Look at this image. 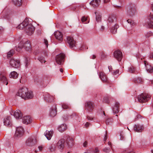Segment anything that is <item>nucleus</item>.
Wrapping results in <instances>:
<instances>
[{"label": "nucleus", "mask_w": 153, "mask_h": 153, "mask_svg": "<svg viewBox=\"0 0 153 153\" xmlns=\"http://www.w3.org/2000/svg\"><path fill=\"white\" fill-rule=\"evenodd\" d=\"M22 48H24L27 51H31V48L30 42L27 41L25 43H24L22 41L20 42L19 44L18 47H16V51H19Z\"/></svg>", "instance_id": "obj_1"}, {"label": "nucleus", "mask_w": 153, "mask_h": 153, "mask_svg": "<svg viewBox=\"0 0 153 153\" xmlns=\"http://www.w3.org/2000/svg\"><path fill=\"white\" fill-rule=\"evenodd\" d=\"M24 134L23 128L21 126L16 128V131L13 137L15 139L17 140L22 137Z\"/></svg>", "instance_id": "obj_2"}, {"label": "nucleus", "mask_w": 153, "mask_h": 153, "mask_svg": "<svg viewBox=\"0 0 153 153\" xmlns=\"http://www.w3.org/2000/svg\"><path fill=\"white\" fill-rule=\"evenodd\" d=\"M28 92V89L26 87H22L16 93V95L21 97L24 99L26 96V94Z\"/></svg>", "instance_id": "obj_3"}, {"label": "nucleus", "mask_w": 153, "mask_h": 153, "mask_svg": "<svg viewBox=\"0 0 153 153\" xmlns=\"http://www.w3.org/2000/svg\"><path fill=\"white\" fill-rule=\"evenodd\" d=\"M35 30L34 27L31 24L29 23L26 27L25 31L27 35H31L34 33Z\"/></svg>", "instance_id": "obj_4"}, {"label": "nucleus", "mask_w": 153, "mask_h": 153, "mask_svg": "<svg viewBox=\"0 0 153 153\" xmlns=\"http://www.w3.org/2000/svg\"><path fill=\"white\" fill-rule=\"evenodd\" d=\"M150 98L149 95L146 94H142L137 97L138 101L140 102H143L147 101Z\"/></svg>", "instance_id": "obj_5"}, {"label": "nucleus", "mask_w": 153, "mask_h": 153, "mask_svg": "<svg viewBox=\"0 0 153 153\" xmlns=\"http://www.w3.org/2000/svg\"><path fill=\"white\" fill-rule=\"evenodd\" d=\"M65 143V141L64 139L60 140L56 144V146L59 151L62 152L63 150Z\"/></svg>", "instance_id": "obj_6"}, {"label": "nucleus", "mask_w": 153, "mask_h": 153, "mask_svg": "<svg viewBox=\"0 0 153 153\" xmlns=\"http://www.w3.org/2000/svg\"><path fill=\"white\" fill-rule=\"evenodd\" d=\"M65 143V146L68 148H71L74 145V139L72 137H69L67 138Z\"/></svg>", "instance_id": "obj_7"}, {"label": "nucleus", "mask_w": 153, "mask_h": 153, "mask_svg": "<svg viewBox=\"0 0 153 153\" xmlns=\"http://www.w3.org/2000/svg\"><path fill=\"white\" fill-rule=\"evenodd\" d=\"M36 143V139L33 137H29L26 141V145L29 146H32L34 145Z\"/></svg>", "instance_id": "obj_8"}, {"label": "nucleus", "mask_w": 153, "mask_h": 153, "mask_svg": "<svg viewBox=\"0 0 153 153\" xmlns=\"http://www.w3.org/2000/svg\"><path fill=\"white\" fill-rule=\"evenodd\" d=\"M126 10L127 15L129 16H134L136 12V10L134 6L128 7H127Z\"/></svg>", "instance_id": "obj_9"}, {"label": "nucleus", "mask_w": 153, "mask_h": 153, "mask_svg": "<svg viewBox=\"0 0 153 153\" xmlns=\"http://www.w3.org/2000/svg\"><path fill=\"white\" fill-rule=\"evenodd\" d=\"M67 42L70 48H72L76 46V42L72 37L68 36L67 38Z\"/></svg>", "instance_id": "obj_10"}, {"label": "nucleus", "mask_w": 153, "mask_h": 153, "mask_svg": "<svg viewBox=\"0 0 153 153\" xmlns=\"http://www.w3.org/2000/svg\"><path fill=\"white\" fill-rule=\"evenodd\" d=\"M10 64L12 67L16 68L20 66V62L19 60L12 59L10 61Z\"/></svg>", "instance_id": "obj_11"}, {"label": "nucleus", "mask_w": 153, "mask_h": 153, "mask_svg": "<svg viewBox=\"0 0 153 153\" xmlns=\"http://www.w3.org/2000/svg\"><path fill=\"white\" fill-rule=\"evenodd\" d=\"M114 56L118 61H120L123 57L122 53L119 50L115 51L114 53Z\"/></svg>", "instance_id": "obj_12"}, {"label": "nucleus", "mask_w": 153, "mask_h": 153, "mask_svg": "<svg viewBox=\"0 0 153 153\" xmlns=\"http://www.w3.org/2000/svg\"><path fill=\"white\" fill-rule=\"evenodd\" d=\"M28 23H29V22L28 19H26L21 23L16 28L19 29H22L25 28V29Z\"/></svg>", "instance_id": "obj_13"}, {"label": "nucleus", "mask_w": 153, "mask_h": 153, "mask_svg": "<svg viewBox=\"0 0 153 153\" xmlns=\"http://www.w3.org/2000/svg\"><path fill=\"white\" fill-rule=\"evenodd\" d=\"M85 110L89 112H91L93 110V104L90 102H87L85 104Z\"/></svg>", "instance_id": "obj_14"}, {"label": "nucleus", "mask_w": 153, "mask_h": 153, "mask_svg": "<svg viewBox=\"0 0 153 153\" xmlns=\"http://www.w3.org/2000/svg\"><path fill=\"white\" fill-rule=\"evenodd\" d=\"M65 55L63 53H60L56 56V63L59 65H61L62 62L63 61Z\"/></svg>", "instance_id": "obj_15"}, {"label": "nucleus", "mask_w": 153, "mask_h": 153, "mask_svg": "<svg viewBox=\"0 0 153 153\" xmlns=\"http://www.w3.org/2000/svg\"><path fill=\"white\" fill-rule=\"evenodd\" d=\"M11 114L12 115L13 114L16 119H21L22 116V114L21 111L19 110H16L14 112L13 111Z\"/></svg>", "instance_id": "obj_16"}, {"label": "nucleus", "mask_w": 153, "mask_h": 153, "mask_svg": "<svg viewBox=\"0 0 153 153\" xmlns=\"http://www.w3.org/2000/svg\"><path fill=\"white\" fill-rule=\"evenodd\" d=\"M54 35L56 39L60 41L63 40V35L61 32L57 31L55 32Z\"/></svg>", "instance_id": "obj_17"}, {"label": "nucleus", "mask_w": 153, "mask_h": 153, "mask_svg": "<svg viewBox=\"0 0 153 153\" xmlns=\"http://www.w3.org/2000/svg\"><path fill=\"white\" fill-rule=\"evenodd\" d=\"M116 22V17L114 16H109L107 24L108 25H113Z\"/></svg>", "instance_id": "obj_18"}, {"label": "nucleus", "mask_w": 153, "mask_h": 153, "mask_svg": "<svg viewBox=\"0 0 153 153\" xmlns=\"http://www.w3.org/2000/svg\"><path fill=\"white\" fill-rule=\"evenodd\" d=\"M54 97L51 95L48 94H47L45 95L44 97L45 100L48 102H51L54 100Z\"/></svg>", "instance_id": "obj_19"}, {"label": "nucleus", "mask_w": 153, "mask_h": 153, "mask_svg": "<svg viewBox=\"0 0 153 153\" xmlns=\"http://www.w3.org/2000/svg\"><path fill=\"white\" fill-rule=\"evenodd\" d=\"M32 120L30 117L28 116H26L23 117L22 122L23 123L28 124L31 123Z\"/></svg>", "instance_id": "obj_20"}, {"label": "nucleus", "mask_w": 153, "mask_h": 153, "mask_svg": "<svg viewBox=\"0 0 153 153\" xmlns=\"http://www.w3.org/2000/svg\"><path fill=\"white\" fill-rule=\"evenodd\" d=\"M149 21L148 22V25L149 27L153 28V14L150 13L148 17Z\"/></svg>", "instance_id": "obj_21"}, {"label": "nucleus", "mask_w": 153, "mask_h": 153, "mask_svg": "<svg viewBox=\"0 0 153 153\" xmlns=\"http://www.w3.org/2000/svg\"><path fill=\"white\" fill-rule=\"evenodd\" d=\"M144 64L146 66L147 71L149 73H152L153 72V67L148 63H147L146 61L144 62Z\"/></svg>", "instance_id": "obj_22"}, {"label": "nucleus", "mask_w": 153, "mask_h": 153, "mask_svg": "<svg viewBox=\"0 0 153 153\" xmlns=\"http://www.w3.org/2000/svg\"><path fill=\"white\" fill-rule=\"evenodd\" d=\"M99 76L102 81L104 82H107L108 79L105 74L103 72H101L100 73Z\"/></svg>", "instance_id": "obj_23"}, {"label": "nucleus", "mask_w": 153, "mask_h": 153, "mask_svg": "<svg viewBox=\"0 0 153 153\" xmlns=\"http://www.w3.org/2000/svg\"><path fill=\"white\" fill-rule=\"evenodd\" d=\"M4 125L10 126H11L12 124L10 121V117L9 116H7L6 118H4Z\"/></svg>", "instance_id": "obj_24"}, {"label": "nucleus", "mask_w": 153, "mask_h": 153, "mask_svg": "<svg viewBox=\"0 0 153 153\" xmlns=\"http://www.w3.org/2000/svg\"><path fill=\"white\" fill-rule=\"evenodd\" d=\"M0 80L4 84H5L6 85L8 84V81L6 77L1 73H0Z\"/></svg>", "instance_id": "obj_25"}, {"label": "nucleus", "mask_w": 153, "mask_h": 153, "mask_svg": "<svg viewBox=\"0 0 153 153\" xmlns=\"http://www.w3.org/2000/svg\"><path fill=\"white\" fill-rule=\"evenodd\" d=\"M57 111L56 106L54 105L52 108L50 112V116L52 117L55 116L56 114Z\"/></svg>", "instance_id": "obj_26"}, {"label": "nucleus", "mask_w": 153, "mask_h": 153, "mask_svg": "<svg viewBox=\"0 0 153 153\" xmlns=\"http://www.w3.org/2000/svg\"><path fill=\"white\" fill-rule=\"evenodd\" d=\"M100 0H93L90 3V4L93 7H98L100 3Z\"/></svg>", "instance_id": "obj_27"}, {"label": "nucleus", "mask_w": 153, "mask_h": 153, "mask_svg": "<svg viewBox=\"0 0 153 153\" xmlns=\"http://www.w3.org/2000/svg\"><path fill=\"white\" fill-rule=\"evenodd\" d=\"M53 131H46L45 133V135L48 140H50L52 137Z\"/></svg>", "instance_id": "obj_28"}, {"label": "nucleus", "mask_w": 153, "mask_h": 153, "mask_svg": "<svg viewBox=\"0 0 153 153\" xmlns=\"http://www.w3.org/2000/svg\"><path fill=\"white\" fill-rule=\"evenodd\" d=\"M120 104L118 102H116L113 107V110L114 113H117L119 111Z\"/></svg>", "instance_id": "obj_29"}, {"label": "nucleus", "mask_w": 153, "mask_h": 153, "mask_svg": "<svg viewBox=\"0 0 153 153\" xmlns=\"http://www.w3.org/2000/svg\"><path fill=\"white\" fill-rule=\"evenodd\" d=\"M119 25L117 24H115L111 28V32L113 34H115L117 33V29L119 27Z\"/></svg>", "instance_id": "obj_30"}, {"label": "nucleus", "mask_w": 153, "mask_h": 153, "mask_svg": "<svg viewBox=\"0 0 153 153\" xmlns=\"http://www.w3.org/2000/svg\"><path fill=\"white\" fill-rule=\"evenodd\" d=\"M135 131L137 132H141L143 129V126L139 125H135L134 127Z\"/></svg>", "instance_id": "obj_31"}, {"label": "nucleus", "mask_w": 153, "mask_h": 153, "mask_svg": "<svg viewBox=\"0 0 153 153\" xmlns=\"http://www.w3.org/2000/svg\"><path fill=\"white\" fill-rule=\"evenodd\" d=\"M18 74L15 71H13L11 72L9 75V76L10 78L16 79L18 77Z\"/></svg>", "instance_id": "obj_32"}, {"label": "nucleus", "mask_w": 153, "mask_h": 153, "mask_svg": "<svg viewBox=\"0 0 153 153\" xmlns=\"http://www.w3.org/2000/svg\"><path fill=\"white\" fill-rule=\"evenodd\" d=\"M133 82L136 83L141 84L143 82V80L140 77H137L133 79Z\"/></svg>", "instance_id": "obj_33"}, {"label": "nucleus", "mask_w": 153, "mask_h": 153, "mask_svg": "<svg viewBox=\"0 0 153 153\" xmlns=\"http://www.w3.org/2000/svg\"><path fill=\"white\" fill-rule=\"evenodd\" d=\"M67 128V126L65 124H63L60 126L58 128V129L60 132H62L65 131Z\"/></svg>", "instance_id": "obj_34"}, {"label": "nucleus", "mask_w": 153, "mask_h": 153, "mask_svg": "<svg viewBox=\"0 0 153 153\" xmlns=\"http://www.w3.org/2000/svg\"><path fill=\"white\" fill-rule=\"evenodd\" d=\"M14 4L18 6H20L22 4V0H13Z\"/></svg>", "instance_id": "obj_35"}, {"label": "nucleus", "mask_w": 153, "mask_h": 153, "mask_svg": "<svg viewBox=\"0 0 153 153\" xmlns=\"http://www.w3.org/2000/svg\"><path fill=\"white\" fill-rule=\"evenodd\" d=\"M33 93L32 92H27L26 94V96L25 98L24 99L25 100L26 98L31 99L33 98Z\"/></svg>", "instance_id": "obj_36"}, {"label": "nucleus", "mask_w": 153, "mask_h": 153, "mask_svg": "<svg viewBox=\"0 0 153 153\" xmlns=\"http://www.w3.org/2000/svg\"><path fill=\"white\" fill-rule=\"evenodd\" d=\"M49 149L51 152H54L56 150V147L55 144H52L49 146Z\"/></svg>", "instance_id": "obj_37"}, {"label": "nucleus", "mask_w": 153, "mask_h": 153, "mask_svg": "<svg viewBox=\"0 0 153 153\" xmlns=\"http://www.w3.org/2000/svg\"><path fill=\"white\" fill-rule=\"evenodd\" d=\"M128 71L131 73H134L135 71V68L132 66H131L128 68Z\"/></svg>", "instance_id": "obj_38"}, {"label": "nucleus", "mask_w": 153, "mask_h": 153, "mask_svg": "<svg viewBox=\"0 0 153 153\" xmlns=\"http://www.w3.org/2000/svg\"><path fill=\"white\" fill-rule=\"evenodd\" d=\"M26 78L25 76H21V78L20 79V82L22 83H24L26 82Z\"/></svg>", "instance_id": "obj_39"}, {"label": "nucleus", "mask_w": 153, "mask_h": 153, "mask_svg": "<svg viewBox=\"0 0 153 153\" xmlns=\"http://www.w3.org/2000/svg\"><path fill=\"white\" fill-rule=\"evenodd\" d=\"M97 12H95V15H96V21L97 22H99L101 20V16L100 15L97 16Z\"/></svg>", "instance_id": "obj_40"}, {"label": "nucleus", "mask_w": 153, "mask_h": 153, "mask_svg": "<svg viewBox=\"0 0 153 153\" xmlns=\"http://www.w3.org/2000/svg\"><path fill=\"white\" fill-rule=\"evenodd\" d=\"M14 52V51L13 50H11L10 51H9L7 55V57L8 58H9L10 57L12 56L13 54V53Z\"/></svg>", "instance_id": "obj_41"}, {"label": "nucleus", "mask_w": 153, "mask_h": 153, "mask_svg": "<svg viewBox=\"0 0 153 153\" xmlns=\"http://www.w3.org/2000/svg\"><path fill=\"white\" fill-rule=\"evenodd\" d=\"M77 117V115L75 113H73L70 115V118L76 119Z\"/></svg>", "instance_id": "obj_42"}, {"label": "nucleus", "mask_w": 153, "mask_h": 153, "mask_svg": "<svg viewBox=\"0 0 153 153\" xmlns=\"http://www.w3.org/2000/svg\"><path fill=\"white\" fill-rule=\"evenodd\" d=\"M25 66L26 68H27L30 64L29 59H26L25 62Z\"/></svg>", "instance_id": "obj_43"}, {"label": "nucleus", "mask_w": 153, "mask_h": 153, "mask_svg": "<svg viewBox=\"0 0 153 153\" xmlns=\"http://www.w3.org/2000/svg\"><path fill=\"white\" fill-rule=\"evenodd\" d=\"M38 59L39 61L40 62L42 63H45L46 62V61L44 59V58L42 57H39Z\"/></svg>", "instance_id": "obj_44"}, {"label": "nucleus", "mask_w": 153, "mask_h": 153, "mask_svg": "<svg viewBox=\"0 0 153 153\" xmlns=\"http://www.w3.org/2000/svg\"><path fill=\"white\" fill-rule=\"evenodd\" d=\"M62 107L64 109H68L70 108V106L65 103L63 104Z\"/></svg>", "instance_id": "obj_45"}, {"label": "nucleus", "mask_w": 153, "mask_h": 153, "mask_svg": "<svg viewBox=\"0 0 153 153\" xmlns=\"http://www.w3.org/2000/svg\"><path fill=\"white\" fill-rule=\"evenodd\" d=\"M126 151L127 153H134L133 152V149L132 148L127 149Z\"/></svg>", "instance_id": "obj_46"}, {"label": "nucleus", "mask_w": 153, "mask_h": 153, "mask_svg": "<svg viewBox=\"0 0 153 153\" xmlns=\"http://www.w3.org/2000/svg\"><path fill=\"white\" fill-rule=\"evenodd\" d=\"M110 100V98L108 97H105L104 99V101L106 103H109V100Z\"/></svg>", "instance_id": "obj_47"}, {"label": "nucleus", "mask_w": 153, "mask_h": 153, "mask_svg": "<svg viewBox=\"0 0 153 153\" xmlns=\"http://www.w3.org/2000/svg\"><path fill=\"white\" fill-rule=\"evenodd\" d=\"M81 21L82 22H85L87 20V17L85 16H82L81 18Z\"/></svg>", "instance_id": "obj_48"}, {"label": "nucleus", "mask_w": 153, "mask_h": 153, "mask_svg": "<svg viewBox=\"0 0 153 153\" xmlns=\"http://www.w3.org/2000/svg\"><path fill=\"white\" fill-rule=\"evenodd\" d=\"M103 150L105 152L109 153L110 151V149L107 148H105L103 149Z\"/></svg>", "instance_id": "obj_49"}, {"label": "nucleus", "mask_w": 153, "mask_h": 153, "mask_svg": "<svg viewBox=\"0 0 153 153\" xmlns=\"http://www.w3.org/2000/svg\"><path fill=\"white\" fill-rule=\"evenodd\" d=\"M112 121V119H108L106 120V124L107 125L109 124V123L111 122Z\"/></svg>", "instance_id": "obj_50"}, {"label": "nucleus", "mask_w": 153, "mask_h": 153, "mask_svg": "<svg viewBox=\"0 0 153 153\" xmlns=\"http://www.w3.org/2000/svg\"><path fill=\"white\" fill-rule=\"evenodd\" d=\"M44 43L46 45V47H47L48 45V42L47 40L46 39H44Z\"/></svg>", "instance_id": "obj_51"}, {"label": "nucleus", "mask_w": 153, "mask_h": 153, "mask_svg": "<svg viewBox=\"0 0 153 153\" xmlns=\"http://www.w3.org/2000/svg\"><path fill=\"white\" fill-rule=\"evenodd\" d=\"M99 152V150L97 148H95L94 150L95 153H98Z\"/></svg>", "instance_id": "obj_52"}, {"label": "nucleus", "mask_w": 153, "mask_h": 153, "mask_svg": "<svg viewBox=\"0 0 153 153\" xmlns=\"http://www.w3.org/2000/svg\"><path fill=\"white\" fill-rule=\"evenodd\" d=\"M89 125L90 123H89L87 122L85 125V127L86 128H87L89 126Z\"/></svg>", "instance_id": "obj_53"}, {"label": "nucleus", "mask_w": 153, "mask_h": 153, "mask_svg": "<svg viewBox=\"0 0 153 153\" xmlns=\"http://www.w3.org/2000/svg\"><path fill=\"white\" fill-rule=\"evenodd\" d=\"M119 72V70H116V71H114V73H113V74H114V75H116L117 74H118Z\"/></svg>", "instance_id": "obj_54"}, {"label": "nucleus", "mask_w": 153, "mask_h": 153, "mask_svg": "<svg viewBox=\"0 0 153 153\" xmlns=\"http://www.w3.org/2000/svg\"><path fill=\"white\" fill-rule=\"evenodd\" d=\"M87 119L88 120H92L93 119V118L92 117H90L88 116L87 117Z\"/></svg>", "instance_id": "obj_55"}, {"label": "nucleus", "mask_w": 153, "mask_h": 153, "mask_svg": "<svg viewBox=\"0 0 153 153\" xmlns=\"http://www.w3.org/2000/svg\"><path fill=\"white\" fill-rule=\"evenodd\" d=\"M106 136H107V134H106V131L105 136V137L104 138V140L105 142L106 141L107 139V137Z\"/></svg>", "instance_id": "obj_56"}, {"label": "nucleus", "mask_w": 153, "mask_h": 153, "mask_svg": "<svg viewBox=\"0 0 153 153\" xmlns=\"http://www.w3.org/2000/svg\"><path fill=\"white\" fill-rule=\"evenodd\" d=\"M38 148L39 149V150L41 151L42 150V149L43 148V147L42 146H40L38 147Z\"/></svg>", "instance_id": "obj_57"}, {"label": "nucleus", "mask_w": 153, "mask_h": 153, "mask_svg": "<svg viewBox=\"0 0 153 153\" xmlns=\"http://www.w3.org/2000/svg\"><path fill=\"white\" fill-rule=\"evenodd\" d=\"M87 144V142L86 141L83 144V146L84 147H86Z\"/></svg>", "instance_id": "obj_58"}, {"label": "nucleus", "mask_w": 153, "mask_h": 153, "mask_svg": "<svg viewBox=\"0 0 153 153\" xmlns=\"http://www.w3.org/2000/svg\"><path fill=\"white\" fill-rule=\"evenodd\" d=\"M127 22H128L130 24H132V21L131 19H128L127 20Z\"/></svg>", "instance_id": "obj_59"}, {"label": "nucleus", "mask_w": 153, "mask_h": 153, "mask_svg": "<svg viewBox=\"0 0 153 153\" xmlns=\"http://www.w3.org/2000/svg\"><path fill=\"white\" fill-rule=\"evenodd\" d=\"M104 2V3H106L110 1V0H103Z\"/></svg>", "instance_id": "obj_60"}, {"label": "nucleus", "mask_w": 153, "mask_h": 153, "mask_svg": "<svg viewBox=\"0 0 153 153\" xmlns=\"http://www.w3.org/2000/svg\"><path fill=\"white\" fill-rule=\"evenodd\" d=\"M150 57V58H153V52L151 53Z\"/></svg>", "instance_id": "obj_61"}, {"label": "nucleus", "mask_w": 153, "mask_h": 153, "mask_svg": "<svg viewBox=\"0 0 153 153\" xmlns=\"http://www.w3.org/2000/svg\"><path fill=\"white\" fill-rule=\"evenodd\" d=\"M96 58V56L95 55H93L92 56V59H94Z\"/></svg>", "instance_id": "obj_62"}, {"label": "nucleus", "mask_w": 153, "mask_h": 153, "mask_svg": "<svg viewBox=\"0 0 153 153\" xmlns=\"http://www.w3.org/2000/svg\"><path fill=\"white\" fill-rule=\"evenodd\" d=\"M60 72L62 73L63 71V70L62 68H61L60 69Z\"/></svg>", "instance_id": "obj_63"}, {"label": "nucleus", "mask_w": 153, "mask_h": 153, "mask_svg": "<svg viewBox=\"0 0 153 153\" xmlns=\"http://www.w3.org/2000/svg\"><path fill=\"white\" fill-rule=\"evenodd\" d=\"M150 83L151 84L153 85V80H151L150 82Z\"/></svg>", "instance_id": "obj_64"}]
</instances>
